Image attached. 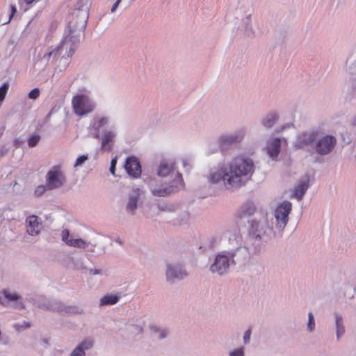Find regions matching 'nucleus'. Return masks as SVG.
<instances>
[{"label": "nucleus", "mask_w": 356, "mask_h": 356, "mask_svg": "<svg viewBox=\"0 0 356 356\" xmlns=\"http://www.w3.org/2000/svg\"><path fill=\"white\" fill-rule=\"evenodd\" d=\"M93 137L95 138H99V134L98 132H96L95 134H93Z\"/></svg>", "instance_id": "obj_61"}, {"label": "nucleus", "mask_w": 356, "mask_h": 356, "mask_svg": "<svg viewBox=\"0 0 356 356\" xmlns=\"http://www.w3.org/2000/svg\"><path fill=\"white\" fill-rule=\"evenodd\" d=\"M121 298V293H107L102 296L99 302V307L113 305L118 303Z\"/></svg>", "instance_id": "obj_25"}, {"label": "nucleus", "mask_w": 356, "mask_h": 356, "mask_svg": "<svg viewBox=\"0 0 356 356\" xmlns=\"http://www.w3.org/2000/svg\"><path fill=\"white\" fill-rule=\"evenodd\" d=\"M250 17H251V13H249L248 15H247V16L243 19L245 34L248 37H252L254 33L252 25L250 23Z\"/></svg>", "instance_id": "obj_34"}, {"label": "nucleus", "mask_w": 356, "mask_h": 356, "mask_svg": "<svg viewBox=\"0 0 356 356\" xmlns=\"http://www.w3.org/2000/svg\"><path fill=\"white\" fill-rule=\"evenodd\" d=\"M131 331L135 334H142L143 332V329L140 325H131Z\"/></svg>", "instance_id": "obj_51"}, {"label": "nucleus", "mask_w": 356, "mask_h": 356, "mask_svg": "<svg viewBox=\"0 0 356 356\" xmlns=\"http://www.w3.org/2000/svg\"><path fill=\"white\" fill-rule=\"evenodd\" d=\"M40 136L38 134L31 136L27 140L29 147H35L40 140Z\"/></svg>", "instance_id": "obj_41"}, {"label": "nucleus", "mask_w": 356, "mask_h": 356, "mask_svg": "<svg viewBox=\"0 0 356 356\" xmlns=\"http://www.w3.org/2000/svg\"><path fill=\"white\" fill-rule=\"evenodd\" d=\"M65 182V175L60 166H53L46 175V185L48 190L60 188Z\"/></svg>", "instance_id": "obj_12"}, {"label": "nucleus", "mask_w": 356, "mask_h": 356, "mask_svg": "<svg viewBox=\"0 0 356 356\" xmlns=\"http://www.w3.org/2000/svg\"><path fill=\"white\" fill-rule=\"evenodd\" d=\"M88 19V10L87 7L75 9L70 16L68 23V35L74 38V41H80L81 33L84 31Z\"/></svg>", "instance_id": "obj_3"}, {"label": "nucleus", "mask_w": 356, "mask_h": 356, "mask_svg": "<svg viewBox=\"0 0 356 356\" xmlns=\"http://www.w3.org/2000/svg\"><path fill=\"white\" fill-rule=\"evenodd\" d=\"M183 218L181 219V222H186L189 218V213L187 211L182 212Z\"/></svg>", "instance_id": "obj_58"}, {"label": "nucleus", "mask_w": 356, "mask_h": 356, "mask_svg": "<svg viewBox=\"0 0 356 356\" xmlns=\"http://www.w3.org/2000/svg\"><path fill=\"white\" fill-rule=\"evenodd\" d=\"M252 330L250 328L245 330L243 333V341L244 345H248L250 343Z\"/></svg>", "instance_id": "obj_45"}, {"label": "nucleus", "mask_w": 356, "mask_h": 356, "mask_svg": "<svg viewBox=\"0 0 356 356\" xmlns=\"http://www.w3.org/2000/svg\"><path fill=\"white\" fill-rule=\"evenodd\" d=\"M67 245L68 246L79 248V249H86L88 248L89 244L86 241L82 238H74L73 237L70 238L69 242H67Z\"/></svg>", "instance_id": "obj_33"}, {"label": "nucleus", "mask_w": 356, "mask_h": 356, "mask_svg": "<svg viewBox=\"0 0 356 356\" xmlns=\"http://www.w3.org/2000/svg\"><path fill=\"white\" fill-rule=\"evenodd\" d=\"M346 70L351 74H356V47L353 48L349 53L346 59Z\"/></svg>", "instance_id": "obj_28"}, {"label": "nucleus", "mask_w": 356, "mask_h": 356, "mask_svg": "<svg viewBox=\"0 0 356 356\" xmlns=\"http://www.w3.org/2000/svg\"><path fill=\"white\" fill-rule=\"evenodd\" d=\"M27 4L31 3L34 0H24Z\"/></svg>", "instance_id": "obj_63"}, {"label": "nucleus", "mask_w": 356, "mask_h": 356, "mask_svg": "<svg viewBox=\"0 0 356 356\" xmlns=\"http://www.w3.org/2000/svg\"><path fill=\"white\" fill-rule=\"evenodd\" d=\"M95 340L92 337H86L85 338L79 345L83 348V349L86 351L91 350L95 346Z\"/></svg>", "instance_id": "obj_38"}, {"label": "nucleus", "mask_w": 356, "mask_h": 356, "mask_svg": "<svg viewBox=\"0 0 356 356\" xmlns=\"http://www.w3.org/2000/svg\"><path fill=\"white\" fill-rule=\"evenodd\" d=\"M26 222L27 223L26 232L29 235L34 236L40 234L42 229V225L37 216L32 215L29 216L26 219Z\"/></svg>", "instance_id": "obj_22"}, {"label": "nucleus", "mask_w": 356, "mask_h": 356, "mask_svg": "<svg viewBox=\"0 0 356 356\" xmlns=\"http://www.w3.org/2000/svg\"><path fill=\"white\" fill-rule=\"evenodd\" d=\"M89 274L90 275H104V271L101 269H97V268H92V269H89Z\"/></svg>", "instance_id": "obj_52"}, {"label": "nucleus", "mask_w": 356, "mask_h": 356, "mask_svg": "<svg viewBox=\"0 0 356 356\" xmlns=\"http://www.w3.org/2000/svg\"><path fill=\"white\" fill-rule=\"evenodd\" d=\"M334 327L336 331L337 339L339 341L341 337L345 334L346 329L343 323V318L339 313H334Z\"/></svg>", "instance_id": "obj_26"}, {"label": "nucleus", "mask_w": 356, "mask_h": 356, "mask_svg": "<svg viewBox=\"0 0 356 356\" xmlns=\"http://www.w3.org/2000/svg\"><path fill=\"white\" fill-rule=\"evenodd\" d=\"M88 243L89 246L86 248L87 252L92 253L95 256H100L106 253V243L103 238L98 237L92 241L88 242Z\"/></svg>", "instance_id": "obj_19"}, {"label": "nucleus", "mask_w": 356, "mask_h": 356, "mask_svg": "<svg viewBox=\"0 0 356 356\" xmlns=\"http://www.w3.org/2000/svg\"><path fill=\"white\" fill-rule=\"evenodd\" d=\"M8 152V148L6 146H3L1 149H0V156L1 157H3Z\"/></svg>", "instance_id": "obj_57"}, {"label": "nucleus", "mask_w": 356, "mask_h": 356, "mask_svg": "<svg viewBox=\"0 0 356 356\" xmlns=\"http://www.w3.org/2000/svg\"><path fill=\"white\" fill-rule=\"evenodd\" d=\"M17 330L21 331L22 330L27 329L31 327V323L29 322H23L22 324H17L15 325Z\"/></svg>", "instance_id": "obj_50"}, {"label": "nucleus", "mask_w": 356, "mask_h": 356, "mask_svg": "<svg viewBox=\"0 0 356 356\" xmlns=\"http://www.w3.org/2000/svg\"><path fill=\"white\" fill-rule=\"evenodd\" d=\"M176 170L175 163L172 161H162L159 166L157 175L159 177L172 176Z\"/></svg>", "instance_id": "obj_24"}, {"label": "nucleus", "mask_w": 356, "mask_h": 356, "mask_svg": "<svg viewBox=\"0 0 356 356\" xmlns=\"http://www.w3.org/2000/svg\"><path fill=\"white\" fill-rule=\"evenodd\" d=\"M60 263L65 268L69 270H79L81 273H86L88 271L84 258L81 256L72 257L66 255L62 259Z\"/></svg>", "instance_id": "obj_15"}, {"label": "nucleus", "mask_w": 356, "mask_h": 356, "mask_svg": "<svg viewBox=\"0 0 356 356\" xmlns=\"http://www.w3.org/2000/svg\"><path fill=\"white\" fill-rule=\"evenodd\" d=\"M40 95V90L38 88H35L31 90L29 93V97L31 99H36Z\"/></svg>", "instance_id": "obj_47"}, {"label": "nucleus", "mask_w": 356, "mask_h": 356, "mask_svg": "<svg viewBox=\"0 0 356 356\" xmlns=\"http://www.w3.org/2000/svg\"><path fill=\"white\" fill-rule=\"evenodd\" d=\"M182 162H183V165L185 168H186L188 165V163H187V161L186 160H183Z\"/></svg>", "instance_id": "obj_60"}, {"label": "nucleus", "mask_w": 356, "mask_h": 356, "mask_svg": "<svg viewBox=\"0 0 356 356\" xmlns=\"http://www.w3.org/2000/svg\"><path fill=\"white\" fill-rule=\"evenodd\" d=\"M316 327V323L314 320V316L312 312H309L308 314V321L307 324V330L309 332H313Z\"/></svg>", "instance_id": "obj_39"}, {"label": "nucleus", "mask_w": 356, "mask_h": 356, "mask_svg": "<svg viewBox=\"0 0 356 356\" xmlns=\"http://www.w3.org/2000/svg\"><path fill=\"white\" fill-rule=\"evenodd\" d=\"M309 186V177L305 175L302 177L293 189V196L299 201L302 200Z\"/></svg>", "instance_id": "obj_23"}, {"label": "nucleus", "mask_w": 356, "mask_h": 356, "mask_svg": "<svg viewBox=\"0 0 356 356\" xmlns=\"http://www.w3.org/2000/svg\"><path fill=\"white\" fill-rule=\"evenodd\" d=\"M9 88V83L6 82L0 87V101L3 102Z\"/></svg>", "instance_id": "obj_43"}, {"label": "nucleus", "mask_w": 356, "mask_h": 356, "mask_svg": "<svg viewBox=\"0 0 356 356\" xmlns=\"http://www.w3.org/2000/svg\"><path fill=\"white\" fill-rule=\"evenodd\" d=\"M166 279L168 282H175V280H182L187 276L184 266L180 264H169L165 270Z\"/></svg>", "instance_id": "obj_17"}, {"label": "nucleus", "mask_w": 356, "mask_h": 356, "mask_svg": "<svg viewBox=\"0 0 356 356\" xmlns=\"http://www.w3.org/2000/svg\"><path fill=\"white\" fill-rule=\"evenodd\" d=\"M122 0H117L114 4L113 5V6L111 7V12L112 13H115L117 8L118 7L119 4L122 2ZM134 0H124L122 3V5L120 6V9L122 10H124L125 9H127L130 5L131 3L134 1Z\"/></svg>", "instance_id": "obj_37"}, {"label": "nucleus", "mask_w": 356, "mask_h": 356, "mask_svg": "<svg viewBox=\"0 0 356 356\" xmlns=\"http://www.w3.org/2000/svg\"><path fill=\"white\" fill-rule=\"evenodd\" d=\"M176 177L172 182L166 183L156 179H151L148 181V186L151 193L157 197H165L177 191L179 185L183 182L181 174L176 171Z\"/></svg>", "instance_id": "obj_5"}, {"label": "nucleus", "mask_w": 356, "mask_h": 356, "mask_svg": "<svg viewBox=\"0 0 356 356\" xmlns=\"http://www.w3.org/2000/svg\"><path fill=\"white\" fill-rule=\"evenodd\" d=\"M50 116H51V113H49L45 118V120H48L49 118H50Z\"/></svg>", "instance_id": "obj_64"}, {"label": "nucleus", "mask_w": 356, "mask_h": 356, "mask_svg": "<svg viewBox=\"0 0 356 356\" xmlns=\"http://www.w3.org/2000/svg\"><path fill=\"white\" fill-rule=\"evenodd\" d=\"M248 234L257 236L264 241H270L275 236L273 226H270L267 220H252L250 222Z\"/></svg>", "instance_id": "obj_9"}, {"label": "nucleus", "mask_w": 356, "mask_h": 356, "mask_svg": "<svg viewBox=\"0 0 356 356\" xmlns=\"http://www.w3.org/2000/svg\"><path fill=\"white\" fill-rule=\"evenodd\" d=\"M349 125L352 129H356V113L353 116L349 122Z\"/></svg>", "instance_id": "obj_55"}, {"label": "nucleus", "mask_w": 356, "mask_h": 356, "mask_svg": "<svg viewBox=\"0 0 356 356\" xmlns=\"http://www.w3.org/2000/svg\"><path fill=\"white\" fill-rule=\"evenodd\" d=\"M10 8H11V13L9 15L8 19L6 21L3 22V24L9 23L10 22L11 19L13 18L14 14L16 12V7L15 6L11 5Z\"/></svg>", "instance_id": "obj_53"}, {"label": "nucleus", "mask_w": 356, "mask_h": 356, "mask_svg": "<svg viewBox=\"0 0 356 356\" xmlns=\"http://www.w3.org/2000/svg\"><path fill=\"white\" fill-rule=\"evenodd\" d=\"M149 329L153 336L159 340L165 339L169 334L167 329L156 325H151Z\"/></svg>", "instance_id": "obj_32"}, {"label": "nucleus", "mask_w": 356, "mask_h": 356, "mask_svg": "<svg viewBox=\"0 0 356 356\" xmlns=\"http://www.w3.org/2000/svg\"><path fill=\"white\" fill-rule=\"evenodd\" d=\"M124 168L128 173V175L132 176L134 178H137L140 177L141 174V166L138 161V159L135 157H129L127 159Z\"/></svg>", "instance_id": "obj_21"}, {"label": "nucleus", "mask_w": 356, "mask_h": 356, "mask_svg": "<svg viewBox=\"0 0 356 356\" xmlns=\"http://www.w3.org/2000/svg\"><path fill=\"white\" fill-rule=\"evenodd\" d=\"M157 208L159 212L174 211V206L172 204H168L166 202L157 204Z\"/></svg>", "instance_id": "obj_40"}, {"label": "nucleus", "mask_w": 356, "mask_h": 356, "mask_svg": "<svg viewBox=\"0 0 356 356\" xmlns=\"http://www.w3.org/2000/svg\"><path fill=\"white\" fill-rule=\"evenodd\" d=\"M292 210V204L289 201H283L280 203L274 211V218L271 220V224L275 228V232L282 234L289 220V214Z\"/></svg>", "instance_id": "obj_6"}, {"label": "nucleus", "mask_w": 356, "mask_h": 356, "mask_svg": "<svg viewBox=\"0 0 356 356\" xmlns=\"http://www.w3.org/2000/svg\"><path fill=\"white\" fill-rule=\"evenodd\" d=\"M254 172L253 161L248 157L238 156L212 169L208 180L211 184L222 181L227 191H235L245 186L252 179Z\"/></svg>", "instance_id": "obj_1"}, {"label": "nucleus", "mask_w": 356, "mask_h": 356, "mask_svg": "<svg viewBox=\"0 0 356 356\" xmlns=\"http://www.w3.org/2000/svg\"><path fill=\"white\" fill-rule=\"evenodd\" d=\"M47 189V185L46 186L40 185L35 188V195L36 196H40L46 191Z\"/></svg>", "instance_id": "obj_48"}, {"label": "nucleus", "mask_w": 356, "mask_h": 356, "mask_svg": "<svg viewBox=\"0 0 356 356\" xmlns=\"http://www.w3.org/2000/svg\"><path fill=\"white\" fill-rule=\"evenodd\" d=\"M351 87L353 90L356 91V78L352 79Z\"/></svg>", "instance_id": "obj_59"}, {"label": "nucleus", "mask_w": 356, "mask_h": 356, "mask_svg": "<svg viewBox=\"0 0 356 356\" xmlns=\"http://www.w3.org/2000/svg\"><path fill=\"white\" fill-rule=\"evenodd\" d=\"M56 52L57 51H55L54 49H52L44 53L42 56L39 55L40 58L37 60L35 65L40 63L41 66L44 68L49 63L51 58H52V60H55V59H57L58 57Z\"/></svg>", "instance_id": "obj_29"}, {"label": "nucleus", "mask_w": 356, "mask_h": 356, "mask_svg": "<svg viewBox=\"0 0 356 356\" xmlns=\"http://www.w3.org/2000/svg\"><path fill=\"white\" fill-rule=\"evenodd\" d=\"M4 129H5V127H3L1 128V129L0 130V137L2 136V134H3V133Z\"/></svg>", "instance_id": "obj_62"}, {"label": "nucleus", "mask_w": 356, "mask_h": 356, "mask_svg": "<svg viewBox=\"0 0 356 356\" xmlns=\"http://www.w3.org/2000/svg\"><path fill=\"white\" fill-rule=\"evenodd\" d=\"M69 58L65 56V54H63L61 57L55 59L56 61H58V65L56 66V70L59 72L65 70L69 65Z\"/></svg>", "instance_id": "obj_36"}, {"label": "nucleus", "mask_w": 356, "mask_h": 356, "mask_svg": "<svg viewBox=\"0 0 356 356\" xmlns=\"http://www.w3.org/2000/svg\"><path fill=\"white\" fill-rule=\"evenodd\" d=\"M281 139L273 138L270 139L265 147L267 154L273 161H277L280 153Z\"/></svg>", "instance_id": "obj_20"}, {"label": "nucleus", "mask_w": 356, "mask_h": 356, "mask_svg": "<svg viewBox=\"0 0 356 356\" xmlns=\"http://www.w3.org/2000/svg\"><path fill=\"white\" fill-rule=\"evenodd\" d=\"M248 259L249 253L242 245L241 237L233 234L228 239L227 249L215 256L209 270L212 273L222 276L229 272L231 265L243 264Z\"/></svg>", "instance_id": "obj_2"}, {"label": "nucleus", "mask_w": 356, "mask_h": 356, "mask_svg": "<svg viewBox=\"0 0 356 356\" xmlns=\"http://www.w3.org/2000/svg\"><path fill=\"white\" fill-rule=\"evenodd\" d=\"M79 41H74V38L70 35H65L60 44L54 48V51H57V57H61L63 54L70 58L74 53L76 45Z\"/></svg>", "instance_id": "obj_13"}, {"label": "nucleus", "mask_w": 356, "mask_h": 356, "mask_svg": "<svg viewBox=\"0 0 356 356\" xmlns=\"http://www.w3.org/2000/svg\"><path fill=\"white\" fill-rule=\"evenodd\" d=\"M72 104L74 113L80 117L92 113L95 108L93 100L84 94L74 96L72 98Z\"/></svg>", "instance_id": "obj_11"}, {"label": "nucleus", "mask_w": 356, "mask_h": 356, "mask_svg": "<svg viewBox=\"0 0 356 356\" xmlns=\"http://www.w3.org/2000/svg\"><path fill=\"white\" fill-rule=\"evenodd\" d=\"M108 123V118L105 116L102 117H96L94 118V122L92 123V128L97 131H99V129Z\"/></svg>", "instance_id": "obj_35"}, {"label": "nucleus", "mask_w": 356, "mask_h": 356, "mask_svg": "<svg viewBox=\"0 0 356 356\" xmlns=\"http://www.w3.org/2000/svg\"><path fill=\"white\" fill-rule=\"evenodd\" d=\"M337 144V140L332 134L321 136L316 139L314 145L310 148V154L326 156L332 153Z\"/></svg>", "instance_id": "obj_7"}, {"label": "nucleus", "mask_w": 356, "mask_h": 356, "mask_svg": "<svg viewBox=\"0 0 356 356\" xmlns=\"http://www.w3.org/2000/svg\"><path fill=\"white\" fill-rule=\"evenodd\" d=\"M61 237H62V241L65 244H67V242H69V241L70 240V238L72 236H70V232L68 229H63L61 233Z\"/></svg>", "instance_id": "obj_46"}, {"label": "nucleus", "mask_w": 356, "mask_h": 356, "mask_svg": "<svg viewBox=\"0 0 356 356\" xmlns=\"http://www.w3.org/2000/svg\"><path fill=\"white\" fill-rule=\"evenodd\" d=\"M269 241H264L257 236L248 234V247L243 246L248 252L249 257L259 255L264 250Z\"/></svg>", "instance_id": "obj_16"}, {"label": "nucleus", "mask_w": 356, "mask_h": 356, "mask_svg": "<svg viewBox=\"0 0 356 356\" xmlns=\"http://www.w3.org/2000/svg\"><path fill=\"white\" fill-rule=\"evenodd\" d=\"M24 140L19 138H15L13 140V145L16 148L21 147L24 144Z\"/></svg>", "instance_id": "obj_54"}, {"label": "nucleus", "mask_w": 356, "mask_h": 356, "mask_svg": "<svg viewBox=\"0 0 356 356\" xmlns=\"http://www.w3.org/2000/svg\"><path fill=\"white\" fill-rule=\"evenodd\" d=\"M86 351L79 344L72 350V351L70 354V356H86Z\"/></svg>", "instance_id": "obj_42"}, {"label": "nucleus", "mask_w": 356, "mask_h": 356, "mask_svg": "<svg viewBox=\"0 0 356 356\" xmlns=\"http://www.w3.org/2000/svg\"><path fill=\"white\" fill-rule=\"evenodd\" d=\"M257 211V207L254 202L247 200L244 202L236 212L238 219H243L253 216Z\"/></svg>", "instance_id": "obj_18"}, {"label": "nucleus", "mask_w": 356, "mask_h": 356, "mask_svg": "<svg viewBox=\"0 0 356 356\" xmlns=\"http://www.w3.org/2000/svg\"><path fill=\"white\" fill-rule=\"evenodd\" d=\"M36 306L42 309L58 312L63 315L83 314L84 309L76 305H66L57 300L41 298L36 302Z\"/></svg>", "instance_id": "obj_4"}, {"label": "nucleus", "mask_w": 356, "mask_h": 356, "mask_svg": "<svg viewBox=\"0 0 356 356\" xmlns=\"http://www.w3.org/2000/svg\"><path fill=\"white\" fill-rule=\"evenodd\" d=\"M115 133L113 131H104L102 138V150H111V147L109 143L115 137Z\"/></svg>", "instance_id": "obj_30"}, {"label": "nucleus", "mask_w": 356, "mask_h": 356, "mask_svg": "<svg viewBox=\"0 0 356 356\" xmlns=\"http://www.w3.org/2000/svg\"><path fill=\"white\" fill-rule=\"evenodd\" d=\"M22 296L16 292H13L8 289H3L0 292V304L6 306L10 302L15 303L13 307L17 309H24L25 305L23 302L19 301Z\"/></svg>", "instance_id": "obj_14"}, {"label": "nucleus", "mask_w": 356, "mask_h": 356, "mask_svg": "<svg viewBox=\"0 0 356 356\" xmlns=\"http://www.w3.org/2000/svg\"><path fill=\"white\" fill-rule=\"evenodd\" d=\"M115 165H116V161H115V159H113L111 161V166H110V172L113 175H115Z\"/></svg>", "instance_id": "obj_56"}, {"label": "nucleus", "mask_w": 356, "mask_h": 356, "mask_svg": "<svg viewBox=\"0 0 356 356\" xmlns=\"http://www.w3.org/2000/svg\"><path fill=\"white\" fill-rule=\"evenodd\" d=\"M88 159V154L81 155L76 159L74 167L81 165Z\"/></svg>", "instance_id": "obj_49"}, {"label": "nucleus", "mask_w": 356, "mask_h": 356, "mask_svg": "<svg viewBox=\"0 0 356 356\" xmlns=\"http://www.w3.org/2000/svg\"><path fill=\"white\" fill-rule=\"evenodd\" d=\"M246 134L245 128L236 129L233 133L225 134L221 135L218 140V144L220 151L225 154L232 146L236 145L242 142Z\"/></svg>", "instance_id": "obj_10"}, {"label": "nucleus", "mask_w": 356, "mask_h": 356, "mask_svg": "<svg viewBox=\"0 0 356 356\" xmlns=\"http://www.w3.org/2000/svg\"><path fill=\"white\" fill-rule=\"evenodd\" d=\"M321 134V131L318 128H313L299 132L293 143V147L296 149L305 150L310 154L309 149L314 145Z\"/></svg>", "instance_id": "obj_8"}, {"label": "nucleus", "mask_w": 356, "mask_h": 356, "mask_svg": "<svg viewBox=\"0 0 356 356\" xmlns=\"http://www.w3.org/2000/svg\"><path fill=\"white\" fill-rule=\"evenodd\" d=\"M229 356H245V348L244 347H238L229 353Z\"/></svg>", "instance_id": "obj_44"}, {"label": "nucleus", "mask_w": 356, "mask_h": 356, "mask_svg": "<svg viewBox=\"0 0 356 356\" xmlns=\"http://www.w3.org/2000/svg\"><path fill=\"white\" fill-rule=\"evenodd\" d=\"M279 115L275 112L268 113L261 120V124L266 129H270L277 122Z\"/></svg>", "instance_id": "obj_31"}, {"label": "nucleus", "mask_w": 356, "mask_h": 356, "mask_svg": "<svg viewBox=\"0 0 356 356\" xmlns=\"http://www.w3.org/2000/svg\"><path fill=\"white\" fill-rule=\"evenodd\" d=\"M139 200L140 195L136 193H134L129 195L125 207L127 213L132 216L136 213Z\"/></svg>", "instance_id": "obj_27"}]
</instances>
